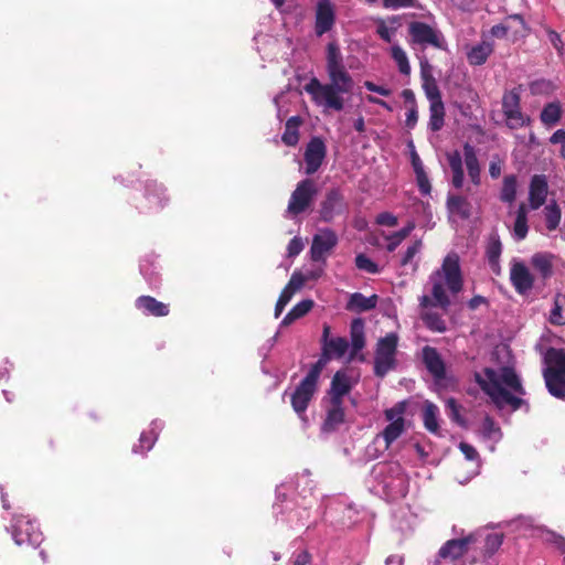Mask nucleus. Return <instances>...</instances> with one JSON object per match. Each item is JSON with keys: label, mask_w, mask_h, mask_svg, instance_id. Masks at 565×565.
I'll return each instance as SVG.
<instances>
[{"label": "nucleus", "mask_w": 565, "mask_h": 565, "mask_svg": "<svg viewBox=\"0 0 565 565\" xmlns=\"http://www.w3.org/2000/svg\"><path fill=\"white\" fill-rule=\"evenodd\" d=\"M543 376L548 392L557 397L565 396V351L550 348L544 354Z\"/></svg>", "instance_id": "8"}, {"label": "nucleus", "mask_w": 565, "mask_h": 565, "mask_svg": "<svg viewBox=\"0 0 565 565\" xmlns=\"http://www.w3.org/2000/svg\"><path fill=\"white\" fill-rule=\"evenodd\" d=\"M164 427V422L161 419H154L151 422L150 427L148 430H145L140 434V437L138 439V443L134 445L132 452L136 455L145 456L148 451H150L156 441L158 440V437L161 433V430Z\"/></svg>", "instance_id": "23"}, {"label": "nucleus", "mask_w": 565, "mask_h": 565, "mask_svg": "<svg viewBox=\"0 0 565 565\" xmlns=\"http://www.w3.org/2000/svg\"><path fill=\"white\" fill-rule=\"evenodd\" d=\"M355 266L359 270L365 271L367 274H379L381 273L380 266L374 263L369 256L365 254H358L355 256Z\"/></svg>", "instance_id": "53"}, {"label": "nucleus", "mask_w": 565, "mask_h": 565, "mask_svg": "<svg viewBox=\"0 0 565 565\" xmlns=\"http://www.w3.org/2000/svg\"><path fill=\"white\" fill-rule=\"evenodd\" d=\"M415 228V224L413 222H409L405 227L402 230L390 234L386 236V239L388 242L386 248L388 252H394L397 246L412 233V231Z\"/></svg>", "instance_id": "47"}, {"label": "nucleus", "mask_w": 565, "mask_h": 565, "mask_svg": "<svg viewBox=\"0 0 565 565\" xmlns=\"http://www.w3.org/2000/svg\"><path fill=\"white\" fill-rule=\"evenodd\" d=\"M372 491L386 500H399L408 492V477L398 462H377L371 470Z\"/></svg>", "instance_id": "5"}, {"label": "nucleus", "mask_w": 565, "mask_h": 565, "mask_svg": "<svg viewBox=\"0 0 565 565\" xmlns=\"http://www.w3.org/2000/svg\"><path fill=\"white\" fill-rule=\"evenodd\" d=\"M351 344L354 352L364 348V323L361 319H354L351 323Z\"/></svg>", "instance_id": "46"}, {"label": "nucleus", "mask_w": 565, "mask_h": 565, "mask_svg": "<svg viewBox=\"0 0 565 565\" xmlns=\"http://www.w3.org/2000/svg\"><path fill=\"white\" fill-rule=\"evenodd\" d=\"M423 321L426 327L435 332L446 331L445 320L436 312L427 311L423 315Z\"/></svg>", "instance_id": "52"}, {"label": "nucleus", "mask_w": 565, "mask_h": 565, "mask_svg": "<svg viewBox=\"0 0 565 565\" xmlns=\"http://www.w3.org/2000/svg\"><path fill=\"white\" fill-rule=\"evenodd\" d=\"M502 253V244L498 235H491L487 245V259L491 271L500 275V256Z\"/></svg>", "instance_id": "33"}, {"label": "nucleus", "mask_w": 565, "mask_h": 565, "mask_svg": "<svg viewBox=\"0 0 565 565\" xmlns=\"http://www.w3.org/2000/svg\"><path fill=\"white\" fill-rule=\"evenodd\" d=\"M353 381L347 371H338L331 381L329 399L343 402V397L350 393Z\"/></svg>", "instance_id": "26"}, {"label": "nucleus", "mask_w": 565, "mask_h": 565, "mask_svg": "<svg viewBox=\"0 0 565 565\" xmlns=\"http://www.w3.org/2000/svg\"><path fill=\"white\" fill-rule=\"evenodd\" d=\"M326 71L328 83L312 77L303 86V89L322 113L342 111L347 104L345 96L353 93L354 79L345 68L343 55L335 42L327 45Z\"/></svg>", "instance_id": "1"}, {"label": "nucleus", "mask_w": 565, "mask_h": 565, "mask_svg": "<svg viewBox=\"0 0 565 565\" xmlns=\"http://www.w3.org/2000/svg\"><path fill=\"white\" fill-rule=\"evenodd\" d=\"M344 211V202L338 189L330 190L321 203L320 217L323 222H331Z\"/></svg>", "instance_id": "24"}, {"label": "nucleus", "mask_w": 565, "mask_h": 565, "mask_svg": "<svg viewBox=\"0 0 565 565\" xmlns=\"http://www.w3.org/2000/svg\"><path fill=\"white\" fill-rule=\"evenodd\" d=\"M364 87L370 92L377 93L379 95L385 96V97L390 96L392 93L390 88H387L385 86L376 85L371 81H365Z\"/></svg>", "instance_id": "63"}, {"label": "nucleus", "mask_w": 565, "mask_h": 565, "mask_svg": "<svg viewBox=\"0 0 565 565\" xmlns=\"http://www.w3.org/2000/svg\"><path fill=\"white\" fill-rule=\"evenodd\" d=\"M398 337L396 333H388L377 341L375 358H374V373L383 377L396 366V352H397Z\"/></svg>", "instance_id": "10"}, {"label": "nucleus", "mask_w": 565, "mask_h": 565, "mask_svg": "<svg viewBox=\"0 0 565 565\" xmlns=\"http://www.w3.org/2000/svg\"><path fill=\"white\" fill-rule=\"evenodd\" d=\"M376 34L385 42L392 43L398 28L401 20L398 17H390L387 19L377 18L375 20Z\"/></svg>", "instance_id": "32"}, {"label": "nucleus", "mask_w": 565, "mask_h": 565, "mask_svg": "<svg viewBox=\"0 0 565 565\" xmlns=\"http://www.w3.org/2000/svg\"><path fill=\"white\" fill-rule=\"evenodd\" d=\"M313 300L305 299L294 306L280 321L279 328L288 327L296 320L306 316L313 308Z\"/></svg>", "instance_id": "34"}, {"label": "nucleus", "mask_w": 565, "mask_h": 565, "mask_svg": "<svg viewBox=\"0 0 565 565\" xmlns=\"http://www.w3.org/2000/svg\"><path fill=\"white\" fill-rule=\"evenodd\" d=\"M376 223L382 226L393 227L397 224V217L390 212H383L376 216Z\"/></svg>", "instance_id": "61"}, {"label": "nucleus", "mask_w": 565, "mask_h": 565, "mask_svg": "<svg viewBox=\"0 0 565 565\" xmlns=\"http://www.w3.org/2000/svg\"><path fill=\"white\" fill-rule=\"evenodd\" d=\"M446 159L451 173V185L459 190L465 184L463 166L467 169L468 177L472 184L480 185L481 183V167L478 159L477 150L473 146L466 142L462 148V153L458 150H452L446 153Z\"/></svg>", "instance_id": "6"}, {"label": "nucleus", "mask_w": 565, "mask_h": 565, "mask_svg": "<svg viewBox=\"0 0 565 565\" xmlns=\"http://www.w3.org/2000/svg\"><path fill=\"white\" fill-rule=\"evenodd\" d=\"M143 204L138 207L143 212H157L162 210L169 202L166 188L157 181L146 182Z\"/></svg>", "instance_id": "17"}, {"label": "nucleus", "mask_w": 565, "mask_h": 565, "mask_svg": "<svg viewBox=\"0 0 565 565\" xmlns=\"http://www.w3.org/2000/svg\"><path fill=\"white\" fill-rule=\"evenodd\" d=\"M532 267L543 277L552 275V255L547 253H536L531 258Z\"/></svg>", "instance_id": "38"}, {"label": "nucleus", "mask_w": 565, "mask_h": 565, "mask_svg": "<svg viewBox=\"0 0 565 565\" xmlns=\"http://www.w3.org/2000/svg\"><path fill=\"white\" fill-rule=\"evenodd\" d=\"M423 361L426 369L435 377L436 381H440L445 377V363L435 348L427 345L423 349Z\"/></svg>", "instance_id": "29"}, {"label": "nucleus", "mask_w": 565, "mask_h": 565, "mask_svg": "<svg viewBox=\"0 0 565 565\" xmlns=\"http://www.w3.org/2000/svg\"><path fill=\"white\" fill-rule=\"evenodd\" d=\"M140 273L149 286L157 287L161 280L158 257L153 255L143 257L140 262Z\"/></svg>", "instance_id": "30"}, {"label": "nucleus", "mask_w": 565, "mask_h": 565, "mask_svg": "<svg viewBox=\"0 0 565 565\" xmlns=\"http://www.w3.org/2000/svg\"><path fill=\"white\" fill-rule=\"evenodd\" d=\"M447 207L452 214H458L461 217L469 216V203L463 196L449 194L447 198Z\"/></svg>", "instance_id": "42"}, {"label": "nucleus", "mask_w": 565, "mask_h": 565, "mask_svg": "<svg viewBox=\"0 0 565 565\" xmlns=\"http://www.w3.org/2000/svg\"><path fill=\"white\" fill-rule=\"evenodd\" d=\"M307 282L303 274L301 271H294L288 284L286 285V289L290 290L291 294H295L297 290L301 289Z\"/></svg>", "instance_id": "54"}, {"label": "nucleus", "mask_w": 565, "mask_h": 565, "mask_svg": "<svg viewBox=\"0 0 565 565\" xmlns=\"http://www.w3.org/2000/svg\"><path fill=\"white\" fill-rule=\"evenodd\" d=\"M502 111L510 129H520L531 122V118L521 110V95L518 88L504 93Z\"/></svg>", "instance_id": "12"}, {"label": "nucleus", "mask_w": 565, "mask_h": 565, "mask_svg": "<svg viewBox=\"0 0 565 565\" xmlns=\"http://www.w3.org/2000/svg\"><path fill=\"white\" fill-rule=\"evenodd\" d=\"M473 539L475 537H470L469 534L462 539H454L447 541L438 552L437 563L440 564L441 562L447 561H450L451 563L456 562L462 557L465 553L469 551V548H472Z\"/></svg>", "instance_id": "18"}, {"label": "nucleus", "mask_w": 565, "mask_h": 565, "mask_svg": "<svg viewBox=\"0 0 565 565\" xmlns=\"http://www.w3.org/2000/svg\"><path fill=\"white\" fill-rule=\"evenodd\" d=\"M412 45H419L425 49L433 46L435 49L445 47V39L440 31L427 23L415 21L408 26Z\"/></svg>", "instance_id": "14"}, {"label": "nucleus", "mask_w": 565, "mask_h": 565, "mask_svg": "<svg viewBox=\"0 0 565 565\" xmlns=\"http://www.w3.org/2000/svg\"><path fill=\"white\" fill-rule=\"evenodd\" d=\"M6 530L19 546L26 545L36 548L43 541V534L38 524L28 515L13 514L11 523Z\"/></svg>", "instance_id": "9"}, {"label": "nucleus", "mask_w": 565, "mask_h": 565, "mask_svg": "<svg viewBox=\"0 0 565 565\" xmlns=\"http://www.w3.org/2000/svg\"><path fill=\"white\" fill-rule=\"evenodd\" d=\"M470 537H475L472 548L480 550L484 558L492 556L503 543V535L497 532L477 531Z\"/></svg>", "instance_id": "19"}, {"label": "nucleus", "mask_w": 565, "mask_h": 565, "mask_svg": "<svg viewBox=\"0 0 565 565\" xmlns=\"http://www.w3.org/2000/svg\"><path fill=\"white\" fill-rule=\"evenodd\" d=\"M510 280L515 290L524 295L533 287V277L524 263L513 259L510 269Z\"/></svg>", "instance_id": "22"}, {"label": "nucleus", "mask_w": 565, "mask_h": 565, "mask_svg": "<svg viewBox=\"0 0 565 565\" xmlns=\"http://www.w3.org/2000/svg\"><path fill=\"white\" fill-rule=\"evenodd\" d=\"M431 297L423 296L420 305L447 308L450 305V296H456L462 289V276L457 254H448L440 267L430 276Z\"/></svg>", "instance_id": "4"}, {"label": "nucleus", "mask_w": 565, "mask_h": 565, "mask_svg": "<svg viewBox=\"0 0 565 565\" xmlns=\"http://www.w3.org/2000/svg\"><path fill=\"white\" fill-rule=\"evenodd\" d=\"M344 420L343 402L329 399L327 416L322 425L324 431L334 430Z\"/></svg>", "instance_id": "31"}, {"label": "nucleus", "mask_w": 565, "mask_h": 565, "mask_svg": "<svg viewBox=\"0 0 565 565\" xmlns=\"http://www.w3.org/2000/svg\"><path fill=\"white\" fill-rule=\"evenodd\" d=\"M375 305H376L375 296L365 297L360 292L352 294L350 301H349L350 308L362 310V311L370 310V309L374 308Z\"/></svg>", "instance_id": "48"}, {"label": "nucleus", "mask_w": 565, "mask_h": 565, "mask_svg": "<svg viewBox=\"0 0 565 565\" xmlns=\"http://www.w3.org/2000/svg\"><path fill=\"white\" fill-rule=\"evenodd\" d=\"M459 449L463 454L465 458L468 461H471L473 463V469H472L471 476L468 478H465L463 480H459V483L463 484V483H467L473 476L479 473L480 458H479V454H478L477 449L467 443H460Z\"/></svg>", "instance_id": "39"}, {"label": "nucleus", "mask_w": 565, "mask_h": 565, "mask_svg": "<svg viewBox=\"0 0 565 565\" xmlns=\"http://www.w3.org/2000/svg\"><path fill=\"white\" fill-rule=\"evenodd\" d=\"M405 401L396 403L384 412L385 419L388 422V425L379 435V438H383L386 448H388L405 431Z\"/></svg>", "instance_id": "13"}, {"label": "nucleus", "mask_w": 565, "mask_h": 565, "mask_svg": "<svg viewBox=\"0 0 565 565\" xmlns=\"http://www.w3.org/2000/svg\"><path fill=\"white\" fill-rule=\"evenodd\" d=\"M518 181L513 174L505 175L500 192V200L504 203L512 204L516 198Z\"/></svg>", "instance_id": "40"}, {"label": "nucleus", "mask_w": 565, "mask_h": 565, "mask_svg": "<svg viewBox=\"0 0 565 565\" xmlns=\"http://www.w3.org/2000/svg\"><path fill=\"white\" fill-rule=\"evenodd\" d=\"M302 120L299 116L290 117L285 126V131L281 136V140L285 145L294 147L299 141V127Z\"/></svg>", "instance_id": "36"}, {"label": "nucleus", "mask_w": 565, "mask_h": 565, "mask_svg": "<svg viewBox=\"0 0 565 565\" xmlns=\"http://www.w3.org/2000/svg\"><path fill=\"white\" fill-rule=\"evenodd\" d=\"M292 296L294 294H291L290 290H287L286 288L282 289L275 306V318H278L282 313L284 309L289 303Z\"/></svg>", "instance_id": "56"}, {"label": "nucleus", "mask_w": 565, "mask_h": 565, "mask_svg": "<svg viewBox=\"0 0 565 565\" xmlns=\"http://www.w3.org/2000/svg\"><path fill=\"white\" fill-rule=\"evenodd\" d=\"M418 120V111L415 105H411V107L406 111L405 125L407 128L413 129Z\"/></svg>", "instance_id": "62"}, {"label": "nucleus", "mask_w": 565, "mask_h": 565, "mask_svg": "<svg viewBox=\"0 0 565 565\" xmlns=\"http://www.w3.org/2000/svg\"><path fill=\"white\" fill-rule=\"evenodd\" d=\"M565 303V296L556 295L554 299V307L550 313V322L556 326L565 324V311L563 305Z\"/></svg>", "instance_id": "49"}, {"label": "nucleus", "mask_w": 565, "mask_h": 565, "mask_svg": "<svg viewBox=\"0 0 565 565\" xmlns=\"http://www.w3.org/2000/svg\"><path fill=\"white\" fill-rule=\"evenodd\" d=\"M312 556L307 550L295 553L292 556V565H311Z\"/></svg>", "instance_id": "60"}, {"label": "nucleus", "mask_w": 565, "mask_h": 565, "mask_svg": "<svg viewBox=\"0 0 565 565\" xmlns=\"http://www.w3.org/2000/svg\"><path fill=\"white\" fill-rule=\"evenodd\" d=\"M438 416V407L434 403L426 401L423 407L424 426L428 431L435 435L439 434Z\"/></svg>", "instance_id": "35"}, {"label": "nucleus", "mask_w": 565, "mask_h": 565, "mask_svg": "<svg viewBox=\"0 0 565 565\" xmlns=\"http://www.w3.org/2000/svg\"><path fill=\"white\" fill-rule=\"evenodd\" d=\"M136 308L145 316L166 317L169 315V305L151 296H140L135 301Z\"/></svg>", "instance_id": "27"}, {"label": "nucleus", "mask_w": 565, "mask_h": 565, "mask_svg": "<svg viewBox=\"0 0 565 565\" xmlns=\"http://www.w3.org/2000/svg\"><path fill=\"white\" fill-rule=\"evenodd\" d=\"M547 192L548 185L545 175H534L531 180L529 191V202L532 210H537L545 203Z\"/></svg>", "instance_id": "28"}, {"label": "nucleus", "mask_w": 565, "mask_h": 565, "mask_svg": "<svg viewBox=\"0 0 565 565\" xmlns=\"http://www.w3.org/2000/svg\"><path fill=\"white\" fill-rule=\"evenodd\" d=\"M527 232V211L524 204H520L516 210L512 234L516 241H522L526 237Z\"/></svg>", "instance_id": "37"}, {"label": "nucleus", "mask_w": 565, "mask_h": 565, "mask_svg": "<svg viewBox=\"0 0 565 565\" xmlns=\"http://www.w3.org/2000/svg\"><path fill=\"white\" fill-rule=\"evenodd\" d=\"M338 235L331 228H321L312 237L310 256L313 262L326 265L329 254L338 245Z\"/></svg>", "instance_id": "15"}, {"label": "nucleus", "mask_w": 565, "mask_h": 565, "mask_svg": "<svg viewBox=\"0 0 565 565\" xmlns=\"http://www.w3.org/2000/svg\"><path fill=\"white\" fill-rule=\"evenodd\" d=\"M420 248H422L420 241H416L411 246H408L405 254L402 257V260H401L402 265L406 266V265L411 264L413 262L414 257L419 253Z\"/></svg>", "instance_id": "57"}, {"label": "nucleus", "mask_w": 565, "mask_h": 565, "mask_svg": "<svg viewBox=\"0 0 565 565\" xmlns=\"http://www.w3.org/2000/svg\"><path fill=\"white\" fill-rule=\"evenodd\" d=\"M494 51V42L483 36L481 42L473 44L467 51V60L472 66L483 65Z\"/></svg>", "instance_id": "25"}, {"label": "nucleus", "mask_w": 565, "mask_h": 565, "mask_svg": "<svg viewBox=\"0 0 565 565\" xmlns=\"http://www.w3.org/2000/svg\"><path fill=\"white\" fill-rule=\"evenodd\" d=\"M546 227L550 231L557 228L561 222V210L556 203H550L544 209Z\"/></svg>", "instance_id": "51"}, {"label": "nucleus", "mask_w": 565, "mask_h": 565, "mask_svg": "<svg viewBox=\"0 0 565 565\" xmlns=\"http://www.w3.org/2000/svg\"><path fill=\"white\" fill-rule=\"evenodd\" d=\"M502 172V162L500 159H492L489 164V174L492 179H498Z\"/></svg>", "instance_id": "64"}, {"label": "nucleus", "mask_w": 565, "mask_h": 565, "mask_svg": "<svg viewBox=\"0 0 565 565\" xmlns=\"http://www.w3.org/2000/svg\"><path fill=\"white\" fill-rule=\"evenodd\" d=\"M481 435L486 440L492 444L498 443L502 437L500 427L489 416H487L481 424Z\"/></svg>", "instance_id": "45"}, {"label": "nucleus", "mask_w": 565, "mask_h": 565, "mask_svg": "<svg viewBox=\"0 0 565 565\" xmlns=\"http://www.w3.org/2000/svg\"><path fill=\"white\" fill-rule=\"evenodd\" d=\"M330 327L324 326L322 332V359L324 364L330 359H340L348 351L349 343L345 338H330Z\"/></svg>", "instance_id": "21"}, {"label": "nucleus", "mask_w": 565, "mask_h": 565, "mask_svg": "<svg viewBox=\"0 0 565 565\" xmlns=\"http://www.w3.org/2000/svg\"><path fill=\"white\" fill-rule=\"evenodd\" d=\"M309 470H303L295 480L282 482L276 489V502L273 505L277 521L286 522L291 529H310L316 522L309 521L308 495L312 494L315 484Z\"/></svg>", "instance_id": "2"}, {"label": "nucleus", "mask_w": 565, "mask_h": 565, "mask_svg": "<svg viewBox=\"0 0 565 565\" xmlns=\"http://www.w3.org/2000/svg\"><path fill=\"white\" fill-rule=\"evenodd\" d=\"M324 367V361L319 359L311 365L306 376L289 393L285 391L284 396L289 395L294 412L298 415L303 426L308 425L306 411L318 392L319 380Z\"/></svg>", "instance_id": "7"}, {"label": "nucleus", "mask_w": 565, "mask_h": 565, "mask_svg": "<svg viewBox=\"0 0 565 565\" xmlns=\"http://www.w3.org/2000/svg\"><path fill=\"white\" fill-rule=\"evenodd\" d=\"M335 4L332 0H317L315 6V33L322 36L335 24Z\"/></svg>", "instance_id": "16"}, {"label": "nucleus", "mask_w": 565, "mask_h": 565, "mask_svg": "<svg viewBox=\"0 0 565 565\" xmlns=\"http://www.w3.org/2000/svg\"><path fill=\"white\" fill-rule=\"evenodd\" d=\"M515 21L520 24L522 29H524V21L519 14H514L508 18V20L504 23L493 25L490 30V35L492 38L497 39H503L507 36L508 32L511 29V25L509 24V21Z\"/></svg>", "instance_id": "50"}, {"label": "nucleus", "mask_w": 565, "mask_h": 565, "mask_svg": "<svg viewBox=\"0 0 565 565\" xmlns=\"http://www.w3.org/2000/svg\"><path fill=\"white\" fill-rule=\"evenodd\" d=\"M417 186L422 194L429 195L431 191V184L428 174L425 172L416 173Z\"/></svg>", "instance_id": "58"}, {"label": "nucleus", "mask_w": 565, "mask_h": 565, "mask_svg": "<svg viewBox=\"0 0 565 565\" xmlns=\"http://www.w3.org/2000/svg\"><path fill=\"white\" fill-rule=\"evenodd\" d=\"M327 154V148L323 140L319 137L310 139L305 151V172L307 174L316 173L321 167Z\"/></svg>", "instance_id": "20"}, {"label": "nucleus", "mask_w": 565, "mask_h": 565, "mask_svg": "<svg viewBox=\"0 0 565 565\" xmlns=\"http://www.w3.org/2000/svg\"><path fill=\"white\" fill-rule=\"evenodd\" d=\"M562 116V109L561 106L557 103H548L544 106L542 113H541V121L545 126H554L556 125Z\"/></svg>", "instance_id": "44"}, {"label": "nucleus", "mask_w": 565, "mask_h": 565, "mask_svg": "<svg viewBox=\"0 0 565 565\" xmlns=\"http://www.w3.org/2000/svg\"><path fill=\"white\" fill-rule=\"evenodd\" d=\"M475 381L499 409L521 407L525 394L520 376L511 366L484 367L475 372Z\"/></svg>", "instance_id": "3"}, {"label": "nucleus", "mask_w": 565, "mask_h": 565, "mask_svg": "<svg viewBox=\"0 0 565 565\" xmlns=\"http://www.w3.org/2000/svg\"><path fill=\"white\" fill-rule=\"evenodd\" d=\"M317 193L318 189L312 180L305 179L300 181L290 195L286 217L294 218L305 213L313 203Z\"/></svg>", "instance_id": "11"}, {"label": "nucleus", "mask_w": 565, "mask_h": 565, "mask_svg": "<svg viewBox=\"0 0 565 565\" xmlns=\"http://www.w3.org/2000/svg\"><path fill=\"white\" fill-rule=\"evenodd\" d=\"M303 241L299 236H295L287 246V253L289 257L298 256L303 249Z\"/></svg>", "instance_id": "59"}, {"label": "nucleus", "mask_w": 565, "mask_h": 565, "mask_svg": "<svg viewBox=\"0 0 565 565\" xmlns=\"http://www.w3.org/2000/svg\"><path fill=\"white\" fill-rule=\"evenodd\" d=\"M445 107L444 103H434L429 105L428 127L433 131H439L444 126Z\"/></svg>", "instance_id": "43"}, {"label": "nucleus", "mask_w": 565, "mask_h": 565, "mask_svg": "<svg viewBox=\"0 0 565 565\" xmlns=\"http://www.w3.org/2000/svg\"><path fill=\"white\" fill-rule=\"evenodd\" d=\"M383 7L391 10L402 8H417V0H383Z\"/></svg>", "instance_id": "55"}, {"label": "nucleus", "mask_w": 565, "mask_h": 565, "mask_svg": "<svg viewBox=\"0 0 565 565\" xmlns=\"http://www.w3.org/2000/svg\"><path fill=\"white\" fill-rule=\"evenodd\" d=\"M391 56L394 60V62L396 63L399 73L403 75H409L411 65H409L408 56H407L405 50L399 44L394 43L391 46Z\"/></svg>", "instance_id": "41"}]
</instances>
